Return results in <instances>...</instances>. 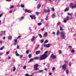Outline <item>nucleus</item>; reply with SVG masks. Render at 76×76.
Returning a JSON list of instances; mask_svg holds the SVG:
<instances>
[{"instance_id": "obj_56", "label": "nucleus", "mask_w": 76, "mask_h": 76, "mask_svg": "<svg viewBox=\"0 0 76 76\" xmlns=\"http://www.w3.org/2000/svg\"><path fill=\"white\" fill-rule=\"evenodd\" d=\"M44 28H43L41 29L42 31H44Z\"/></svg>"}, {"instance_id": "obj_55", "label": "nucleus", "mask_w": 76, "mask_h": 76, "mask_svg": "<svg viewBox=\"0 0 76 76\" xmlns=\"http://www.w3.org/2000/svg\"><path fill=\"white\" fill-rule=\"evenodd\" d=\"M3 16V14H1L0 15V18H1V16Z\"/></svg>"}, {"instance_id": "obj_16", "label": "nucleus", "mask_w": 76, "mask_h": 76, "mask_svg": "<svg viewBox=\"0 0 76 76\" xmlns=\"http://www.w3.org/2000/svg\"><path fill=\"white\" fill-rule=\"evenodd\" d=\"M47 35H48V33H47V32H45L44 34V37H46L47 36Z\"/></svg>"}, {"instance_id": "obj_41", "label": "nucleus", "mask_w": 76, "mask_h": 76, "mask_svg": "<svg viewBox=\"0 0 76 76\" xmlns=\"http://www.w3.org/2000/svg\"><path fill=\"white\" fill-rule=\"evenodd\" d=\"M24 19V17H22L21 18L20 20H23V19Z\"/></svg>"}, {"instance_id": "obj_5", "label": "nucleus", "mask_w": 76, "mask_h": 76, "mask_svg": "<svg viewBox=\"0 0 76 76\" xmlns=\"http://www.w3.org/2000/svg\"><path fill=\"white\" fill-rule=\"evenodd\" d=\"M62 68H63L64 70H65V69H66V65L64 64L62 66Z\"/></svg>"}, {"instance_id": "obj_13", "label": "nucleus", "mask_w": 76, "mask_h": 76, "mask_svg": "<svg viewBox=\"0 0 76 76\" xmlns=\"http://www.w3.org/2000/svg\"><path fill=\"white\" fill-rule=\"evenodd\" d=\"M6 32V31H4L3 32V31H1V34H0V35L1 36H2V35H4V34Z\"/></svg>"}, {"instance_id": "obj_3", "label": "nucleus", "mask_w": 76, "mask_h": 76, "mask_svg": "<svg viewBox=\"0 0 76 76\" xmlns=\"http://www.w3.org/2000/svg\"><path fill=\"white\" fill-rule=\"evenodd\" d=\"M48 53V52L47 51H46L45 52V53L44 54L42 55V56H43V57H44V59H46V58L47 57V55H46V54Z\"/></svg>"}, {"instance_id": "obj_26", "label": "nucleus", "mask_w": 76, "mask_h": 76, "mask_svg": "<svg viewBox=\"0 0 76 76\" xmlns=\"http://www.w3.org/2000/svg\"><path fill=\"white\" fill-rule=\"evenodd\" d=\"M69 16H67V17H66V20H69Z\"/></svg>"}, {"instance_id": "obj_51", "label": "nucleus", "mask_w": 76, "mask_h": 76, "mask_svg": "<svg viewBox=\"0 0 76 76\" xmlns=\"http://www.w3.org/2000/svg\"><path fill=\"white\" fill-rule=\"evenodd\" d=\"M55 69H56V68L55 67H53L52 68V70H53V71H54V70H55Z\"/></svg>"}, {"instance_id": "obj_43", "label": "nucleus", "mask_w": 76, "mask_h": 76, "mask_svg": "<svg viewBox=\"0 0 76 76\" xmlns=\"http://www.w3.org/2000/svg\"><path fill=\"white\" fill-rule=\"evenodd\" d=\"M14 41H15V42H17V41H18V40L17 39H15L14 40Z\"/></svg>"}, {"instance_id": "obj_9", "label": "nucleus", "mask_w": 76, "mask_h": 76, "mask_svg": "<svg viewBox=\"0 0 76 76\" xmlns=\"http://www.w3.org/2000/svg\"><path fill=\"white\" fill-rule=\"evenodd\" d=\"M35 39V36H33L31 38V41H32V42L34 41Z\"/></svg>"}, {"instance_id": "obj_21", "label": "nucleus", "mask_w": 76, "mask_h": 76, "mask_svg": "<svg viewBox=\"0 0 76 76\" xmlns=\"http://www.w3.org/2000/svg\"><path fill=\"white\" fill-rule=\"evenodd\" d=\"M60 34V32H59V31H58L56 33V35H57V36H58V35H59V34Z\"/></svg>"}, {"instance_id": "obj_28", "label": "nucleus", "mask_w": 76, "mask_h": 76, "mask_svg": "<svg viewBox=\"0 0 76 76\" xmlns=\"http://www.w3.org/2000/svg\"><path fill=\"white\" fill-rule=\"evenodd\" d=\"M13 7H14V6L10 5V9H12L13 8Z\"/></svg>"}, {"instance_id": "obj_12", "label": "nucleus", "mask_w": 76, "mask_h": 76, "mask_svg": "<svg viewBox=\"0 0 76 76\" xmlns=\"http://www.w3.org/2000/svg\"><path fill=\"white\" fill-rule=\"evenodd\" d=\"M41 4H38V5H37V9H39V8L41 7Z\"/></svg>"}, {"instance_id": "obj_29", "label": "nucleus", "mask_w": 76, "mask_h": 76, "mask_svg": "<svg viewBox=\"0 0 76 76\" xmlns=\"http://www.w3.org/2000/svg\"><path fill=\"white\" fill-rule=\"evenodd\" d=\"M4 46H3L1 48H0V50H2L4 49Z\"/></svg>"}, {"instance_id": "obj_19", "label": "nucleus", "mask_w": 76, "mask_h": 76, "mask_svg": "<svg viewBox=\"0 0 76 76\" xmlns=\"http://www.w3.org/2000/svg\"><path fill=\"white\" fill-rule=\"evenodd\" d=\"M12 38V37L11 36H10L8 37V39L11 40Z\"/></svg>"}, {"instance_id": "obj_23", "label": "nucleus", "mask_w": 76, "mask_h": 76, "mask_svg": "<svg viewBox=\"0 0 76 76\" xmlns=\"http://www.w3.org/2000/svg\"><path fill=\"white\" fill-rule=\"evenodd\" d=\"M67 14L68 15H70V16H72L73 15V13H67Z\"/></svg>"}, {"instance_id": "obj_22", "label": "nucleus", "mask_w": 76, "mask_h": 76, "mask_svg": "<svg viewBox=\"0 0 76 76\" xmlns=\"http://www.w3.org/2000/svg\"><path fill=\"white\" fill-rule=\"evenodd\" d=\"M34 58H31L30 59V61H29L28 62L29 63H31V61H32L34 60Z\"/></svg>"}, {"instance_id": "obj_64", "label": "nucleus", "mask_w": 76, "mask_h": 76, "mask_svg": "<svg viewBox=\"0 0 76 76\" xmlns=\"http://www.w3.org/2000/svg\"><path fill=\"white\" fill-rule=\"evenodd\" d=\"M69 48H72V47L71 46H69Z\"/></svg>"}, {"instance_id": "obj_30", "label": "nucleus", "mask_w": 76, "mask_h": 76, "mask_svg": "<svg viewBox=\"0 0 76 76\" xmlns=\"http://www.w3.org/2000/svg\"><path fill=\"white\" fill-rule=\"evenodd\" d=\"M48 42V40H46L45 42H44V43L45 44H46V43H47Z\"/></svg>"}, {"instance_id": "obj_40", "label": "nucleus", "mask_w": 76, "mask_h": 76, "mask_svg": "<svg viewBox=\"0 0 76 76\" xmlns=\"http://www.w3.org/2000/svg\"><path fill=\"white\" fill-rule=\"evenodd\" d=\"M4 54V53H0V56H2Z\"/></svg>"}, {"instance_id": "obj_14", "label": "nucleus", "mask_w": 76, "mask_h": 76, "mask_svg": "<svg viewBox=\"0 0 76 76\" xmlns=\"http://www.w3.org/2000/svg\"><path fill=\"white\" fill-rule=\"evenodd\" d=\"M63 26L61 25V26L60 28V31H63Z\"/></svg>"}, {"instance_id": "obj_31", "label": "nucleus", "mask_w": 76, "mask_h": 76, "mask_svg": "<svg viewBox=\"0 0 76 76\" xmlns=\"http://www.w3.org/2000/svg\"><path fill=\"white\" fill-rule=\"evenodd\" d=\"M66 72L67 75H68V74H69V71H68V70H66Z\"/></svg>"}, {"instance_id": "obj_24", "label": "nucleus", "mask_w": 76, "mask_h": 76, "mask_svg": "<svg viewBox=\"0 0 76 76\" xmlns=\"http://www.w3.org/2000/svg\"><path fill=\"white\" fill-rule=\"evenodd\" d=\"M52 18H56V15L54 13L53 14V15H52Z\"/></svg>"}, {"instance_id": "obj_46", "label": "nucleus", "mask_w": 76, "mask_h": 76, "mask_svg": "<svg viewBox=\"0 0 76 76\" xmlns=\"http://www.w3.org/2000/svg\"><path fill=\"white\" fill-rule=\"evenodd\" d=\"M26 54H28V53H29V50H27L26 51Z\"/></svg>"}, {"instance_id": "obj_48", "label": "nucleus", "mask_w": 76, "mask_h": 76, "mask_svg": "<svg viewBox=\"0 0 76 76\" xmlns=\"http://www.w3.org/2000/svg\"><path fill=\"white\" fill-rule=\"evenodd\" d=\"M60 22H58L57 23V25H60Z\"/></svg>"}, {"instance_id": "obj_47", "label": "nucleus", "mask_w": 76, "mask_h": 76, "mask_svg": "<svg viewBox=\"0 0 76 76\" xmlns=\"http://www.w3.org/2000/svg\"><path fill=\"white\" fill-rule=\"evenodd\" d=\"M76 7V6H72V9H74V8H75V7Z\"/></svg>"}, {"instance_id": "obj_6", "label": "nucleus", "mask_w": 76, "mask_h": 76, "mask_svg": "<svg viewBox=\"0 0 76 76\" xmlns=\"http://www.w3.org/2000/svg\"><path fill=\"white\" fill-rule=\"evenodd\" d=\"M50 44H48L47 45H44V47H47V48H49L50 47Z\"/></svg>"}, {"instance_id": "obj_1", "label": "nucleus", "mask_w": 76, "mask_h": 76, "mask_svg": "<svg viewBox=\"0 0 76 76\" xmlns=\"http://www.w3.org/2000/svg\"><path fill=\"white\" fill-rule=\"evenodd\" d=\"M44 57L43 56V55H41L40 56L39 58V57H36L34 58V59H35V60H44Z\"/></svg>"}, {"instance_id": "obj_54", "label": "nucleus", "mask_w": 76, "mask_h": 76, "mask_svg": "<svg viewBox=\"0 0 76 76\" xmlns=\"http://www.w3.org/2000/svg\"><path fill=\"white\" fill-rule=\"evenodd\" d=\"M52 11H54V8H52Z\"/></svg>"}, {"instance_id": "obj_61", "label": "nucleus", "mask_w": 76, "mask_h": 76, "mask_svg": "<svg viewBox=\"0 0 76 76\" xmlns=\"http://www.w3.org/2000/svg\"><path fill=\"white\" fill-rule=\"evenodd\" d=\"M73 3H71V4H70V6H71V7H72V6H73Z\"/></svg>"}, {"instance_id": "obj_8", "label": "nucleus", "mask_w": 76, "mask_h": 76, "mask_svg": "<svg viewBox=\"0 0 76 76\" xmlns=\"http://www.w3.org/2000/svg\"><path fill=\"white\" fill-rule=\"evenodd\" d=\"M27 12H28V13H31V11H30V10L26 9L25 10V13H27Z\"/></svg>"}, {"instance_id": "obj_4", "label": "nucleus", "mask_w": 76, "mask_h": 76, "mask_svg": "<svg viewBox=\"0 0 76 76\" xmlns=\"http://www.w3.org/2000/svg\"><path fill=\"white\" fill-rule=\"evenodd\" d=\"M38 64H37L34 65V68L35 70H38V68L37 67H38Z\"/></svg>"}, {"instance_id": "obj_2", "label": "nucleus", "mask_w": 76, "mask_h": 76, "mask_svg": "<svg viewBox=\"0 0 76 76\" xmlns=\"http://www.w3.org/2000/svg\"><path fill=\"white\" fill-rule=\"evenodd\" d=\"M66 32L64 31H62L61 33V36L62 39H65L66 38Z\"/></svg>"}, {"instance_id": "obj_37", "label": "nucleus", "mask_w": 76, "mask_h": 76, "mask_svg": "<svg viewBox=\"0 0 76 76\" xmlns=\"http://www.w3.org/2000/svg\"><path fill=\"white\" fill-rule=\"evenodd\" d=\"M9 53H10V51H7L6 53V55H8V54H9Z\"/></svg>"}, {"instance_id": "obj_45", "label": "nucleus", "mask_w": 76, "mask_h": 76, "mask_svg": "<svg viewBox=\"0 0 76 76\" xmlns=\"http://www.w3.org/2000/svg\"><path fill=\"white\" fill-rule=\"evenodd\" d=\"M59 54H61V51L60 50L59 51Z\"/></svg>"}, {"instance_id": "obj_27", "label": "nucleus", "mask_w": 76, "mask_h": 76, "mask_svg": "<svg viewBox=\"0 0 76 76\" xmlns=\"http://www.w3.org/2000/svg\"><path fill=\"white\" fill-rule=\"evenodd\" d=\"M38 35L39 36V37L40 38H42V35L41 34H38Z\"/></svg>"}, {"instance_id": "obj_39", "label": "nucleus", "mask_w": 76, "mask_h": 76, "mask_svg": "<svg viewBox=\"0 0 76 76\" xmlns=\"http://www.w3.org/2000/svg\"><path fill=\"white\" fill-rule=\"evenodd\" d=\"M31 57H32V56L31 55L29 54L28 55V57H29V58H31Z\"/></svg>"}, {"instance_id": "obj_33", "label": "nucleus", "mask_w": 76, "mask_h": 76, "mask_svg": "<svg viewBox=\"0 0 76 76\" xmlns=\"http://www.w3.org/2000/svg\"><path fill=\"white\" fill-rule=\"evenodd\" d=\"M39 47V45H37V46L36 47H35V49H37V48H38V47Z\"/></svg>"}, {"instance_id": "obj_34", "label": "nucleus", "mask_w": 76, "mask_h": 76, "mask_svg": "<svg viewBox=\"0 0 76 76\" xmlns=\"http://www.w3.org/2000/svg\"><path fill=\"white\" fill-rule=\"evenodd\" d=\"M26 68V66L25 65L23 66V69H25Z\"/></svg>"}, {"instance_id": "obj_62", "label": "nucleus", "mask_w": 76, "mask_h": 76, "mask_svg": "<svg viewBox=\"0 0 76 76\" xmlns=\"http://www.w3.org/2000/svg\"><path fill=\"white\" fill-rule=\"evenodd\" d=\"M23 57V55H20V58H22V57Z\"/></svg>"}, {"instance_id": "obj_20", "label": "nucleus", "mask_w": 76, "mask_h": 76, "mask_svg": "<svg viewBox=\"0 0 76 76\" xmlns=\"http://www.w3.org/2000/svg\"><path fill=\"white\" fill-rule=\"evenodd\" d=\"M44 72V71H43V70H40V71H39L38 72V73H42V72Z\"/></svg>"}, {"instance_id": "obj_38", "label": "nucleus", "mask_w": 76, "mask_h": 76, "mask_svg": "<svg viewBox=\"0 0 76 76\" xmlns=\"http://www.w3.org/2000/svg\"><path fill=\"white\" fill-rule=\"evenodd\" d=\"M44 39H42V40H41V43H42L44 42Z\"/></svg>"}, {"instance_id": "obj_7", "label": "nucleus", "mask_w": 76, "mask_h": 76, "mask_svg": "<svg viewBox=\"0 0 76 76\" xmlns=\"http://www.w3.org/2000/svg\"><path fill=\"white\" fill-rule=\"evenodd\" d=\"M44 12H45L46 13H47V12H48V13L50 12V9H49L48 10L45 9L44 10Z\"/></svg>"}, {"instance_id": "obj_35", "label": "nucleus", "mask_w": 76, "mask_h": 76, "mask_svg": "<svg viewBox=\"0 0 76 76\" xmlns=\"http://www.w3.org/2000/svg\"><path fill=\"white\" fill-rule=\"evenodd\" d=\"M25 76H32V75H29V74H25Z\"/></svg>"}, {"instance_id": "obj_36", "label": "nucleus", "mask_w": 76, "mask_h": 76, "mask_svg": "<svg viewBox=\"0 0 76 76\" xmlns=\"http://www.w3.org/2000/svg\"><path fill=\"white\" fill-rule=\"evenodd\" d=\"M71 51L72 53H75V50H74V49H72V50H71Z\"/></svg>"}, {"instance_id": "obj_17", "label": "nucleus", "mask_w": 76, "mask_h": 76, "mask_svg": "<svg viewBox=\"0 0 76 76\" xmlns=\"http://www.w3.org/2000/svg\"><path fill=\"white\" fill-rule=\"evenodd\" d=\"M40 53V51L38 50L36 52V54H39Z\"/></svg>"}, {"instance_id": "obj_25", "label": "nucleus", "mask_w": 76, "mask_h": 76, "mask_svg": "<svg viewBox=\"0 0 76 76\" xmlns=\"http://www.w3.org/2000/svg\"><path fill=\"white\" fill-rule=\"evenodd\" d=\"M42 25V23H38L37 25L38 26H40V25Z\"/></svg>"}, {"instance_id": "obj_10", "label": "nucleus", "mask_w": 76, "mask_h": 76, "mask_svg": "<svg viewBox=\"0 0 76 76\" xmlns=\"http://www.w3.org/2000/svg\"><path fill=\"white\" fill-rule=\"evenodd\" d=\"M51 57H52V58H53V59H55L56 58V56L53 55V54H52L51 55Z\"/></svg>"}, {"instance_id": "obj_60", "label": "nucleus", "mask_w": 76, "mask_h": 76, "mask_svg": "<svg viewBox=\"0 0 76 76\" xmlns=\"http://www.w3.org/2000/svg\"><path fill=\"white\" fill-rule=\"evenodd\" d=\"M66 20H64V23H66V22H67Z\"/></svg>"}, {"instance_id": "obj_32", "label": "nucleus", "mask_w": 76, "mask_h": 76, "mask_svg": "<svg viewBox=\"0 0 76 76\" xmlns=\"http://www.w3.org/2000/svg\"><path fill=\"white\" fill-rule=\"evenodd\" d=\"M21 7H25V6L24 5H23V4H21Z\"/></svg>"}, {"instance_id": "obj_58", "label": "nucleus", "mask_w": 76, "mask_h": 76, "mask_svg": "<svg viewBox=\"0 0 76 76\" xmlns=\"http://www.w3.org/2000/svg\"><path fill=\"white\" fill-rule=\"evenodd\" d=\"M47 19H48V17H46L45 18V20H48Z\"/></svg>"}, {"instance_id": "obj_63", "label": "nucleus", "mask_w": 76, "mask_h": 76, "mask_svg": "<svg viewBox=\"0 0 76 76\" xmlns=\"http://www.w3.org/2000/svg\"><path fill=\"white\" fill-rule=\"evenodd\" d=\"M10 59V56L8 57V60H9V59Z\"/></svg>"}, {"instance_id": "obj_53", "label": "nucleus", "mask_w": 76, "mask_h": 76, "mask_svg": "<svg viewBox=\"0 0 76 76\" xmlns=\"http://www.w3.org/2000/svg\"><path fill=\"white\" fill-rule=\"evenodd\" d=\"M52 34H53V35H55V34H56V33H55V32H52Z\"/></svg>"}, {"instance_id": "obj_59", "label": "nucleus", "mask_w": 76, "mask_h": 76, "mask_svg": "<svg viewBox=\"0 0 76 76\" xmlns=\"http://www.w3.org/2000/svg\"><path fill=\"white\" fill-rule=\"evenodd\" d=\"M34 74H35V73H32L31 74V76H33V75H34Z\"/></svg>"}, {"instance_id": "obj_42", "label": "nucleus", "mask_w": 76, "mask_h": 76, "mask_svg": "<svg viewBox=\"0 0 76 76\" xmlns=\"http://www.w3.org/2000/svg\"><path fill=\"white\" fill-rule=\"evenodd\" d=\"M14 69H13V72H15V70H16V68H15V67H13Z\"/></svg>"}, {"instance_id": "obj_18", "label": "nucleus", "mask_w": 76, "mask_h": 76, "mask_svg": "<svg viewBox=\"0 0 76 76\" xmlns=\"http://www.w3.org/2000/svg\"><path fill=\"white\" fill-rule=\"evenodd\" d=\"M15 53L16 56H19V54L18 53V51L17 50L16 51Z\"/></svg>"}, {"instance_id": "obj_52", "label": "nucleus", "mask_w": 76, "mask_h": 76, "mask_svg": "<svg viewBox=\"0 0 76 76\" xmlns=\"http://www.w3.org/2000/svg\"><path fill=\"white\" fill-rule=\"evenodd\" d=\"M71 64H72V63L71 62H70L69 64V66H71Z\"/></svg>"}, {"instance_id": "obj_44", "label": "nucleus", "mask_w": 76, "mask_h": 76, "mask_svg": "<svg viewBox=\"0 0 76 76\" xmlns=\"http://www.w3.org/2000/svg\"><path fill=\"white\" fill-rule=\"evenodd\" d=\"M36 14L37 15H39V12H36Z\"/></svg>"}, {"instance_id": "obj_11", "label": "nucleus", "mask_w": 76, "mask_h": 76, "mask_svg": "<svg viewBox=\"0 0 76 76\" xmlns=\"http://www.w3.org/2000/svg\"><path fill=\"white\" fill-rule=\"evenodd\" d=\"M30 16L31 19H35L36 18H35V16H34V15H30Z\"/></svg>"}, {"instance_id": "obj_50", "label": "nucleus", "mask_w": 76, "mask_h": 76, "mask_svg": "<svg viewBox=\"0 0 76 76\" xmlns=\"http://www.w3.org/2000/svg\"><path fill=\"white\" fill-rule=\"evenodd\" d=\"M3 43V41H0V44H1Z\"/></svg>"}, {"instance_id": "obj_15", "label": "nucleus", "mask_w": 76, "mask_h": 76, "mask_svg": "<svg viewBox=\"0 0 76 76\" xmlns=\"http://www.w3.org/2000/svg\"><path fill=\"white\" fill-rule=\"evenodd\" d=\"M69 7H68L64 10V11L65 12H67V11H68V10H69Z\"/></svg>"}, {"instance_id": "obj_57", "label": "nucleus", "mask_w": 76, "mask_h": 76, "mask_svg": "<svg viewBox=\"0 0 76 76\" xmlns=\"http://www.w3.org/2000/svg\"><path fill=\"white\" fill-rule=\"evenodd\" d=\"M49 75H52V73L51 72H49Z\"/></svg>"}, {"instance_id": "obj_49", "label": "nucleus", "mask_w": 76, "mask_h": 76, "mask_svg": "<svg viewBox=\"0 0 76 76\" xmlns=\"http://www.w3.org/2000/svg\"><path fill=\"white\" fill-rule=\"evenodd\" d=\"M16 43H17V42H15L14 43V45H16Z\"/></svg>"}]
</instances>
